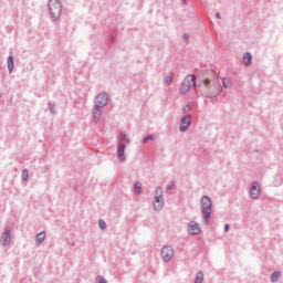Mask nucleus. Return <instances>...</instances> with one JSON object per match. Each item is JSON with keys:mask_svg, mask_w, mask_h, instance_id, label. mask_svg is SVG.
I'll return each instance as SVG.
<instances>
[{"mask_svg": "<svg viewBox=\"0 0 283 283\" xmlns=\"http://www.w3.org/2000/svg\"><path fill=\"white\" fill-rule=\"evenodd\" d=\"M201 94L206 98H218L222 94V84L218 80L205 78L202 81Z\"/></svg>", "mask_w": 283, "mask_h": 283, "instance_id": "obj_1", "label": "nucleus"}, {"mask_svg": "<svg viewBox=\"0 0 283 283\" xmlns=\"http://www.w3.org/2000/svg\"><path fill=\"white\" fill-rule=\"evenodd\" d=\"M200 209L203 224H209V220H211V211L213 209V201L211 200V197L206 195L201 197Z\"/></svg>", "mask_w": 283, "mask_h": 283, "instance_id": "obj_2", "label": "nucleus"}, {"mask_svg": "<svg viewBox=\"0 0 283 283\" xmlns=\"http://www.w3.org/2000/svg\"><path fill=\"white\" fill-rule=\"evenodd\" d=\"M49 14L51 21H59L61 19V12H63V4L60 0H49Z\"/></svg>", "mask_w": 283, "mask_h": 283, "instance_id": "obj_3", "label": "nucleus"}, {"mask_svg": "<svg viewBox=\"0 0 283 283\" xmlns=\"http://www.w3.org/2000/svg\"><path fill=\"white\" fill-rule=\"evenodd\" d=\"M191 87H196V75H188L181 83L180 94H187L191 90Z\"/></svg>", "mask_w": 283, "mask_h": 283, "instance_id": "obj_4", "label": "nucleus"}, {"mask_svg": "<svg viewBox=\"0 0 283 283\" xmlns=\"http://www.w3.org/2000/svg\"><path fill=\"white\" fill-rule=\"evenodd\" d=\"M164 207H165V198H163V187H157L155 190L154 209L155 211H163Z\"/></svg>", "mask_w": 283, "mask_h": 283, "instance_id": "obj_5", "label": "nucleus"}, {"mask_svg": "<svg viewBox=\"0 0 283 283\" xmlns=\"http://www.w3.org/2000/svg\"><path fill=\"white\" fill-rule=\"evenodd\" d=\"M109 104V94L103 92L99 93L98 95H96L95 101H94V105L95 107H107V105Z\"/></svg>", "mask_w": 283, "mask_h": 283, "instance_id": "obj_6", "label": "nucleus"}, {"mask_svg": "<svg viewBox=\"0 0 283 283\" xmlns=\"http://www.w3.org/2000/svg\"><path fill=\"white\" fill-rule=\"evenodd\" d=\"M260 193H262V187L260 182L253 181L249 189V196L252 200H258L260 198Z\"/></svg>", "mask_w": 283, "mask_h": 283, "instance_id": "obj_7", "label": "nucleus"}, {"mask_svg": "<svg viewBox=\"0 0 283 283\" xmlns=\"http://www.w3.org/2000/svg\"><path fill=\"white\" fill-rule=\"evenodd\" d=\"M191 127V115H185L179 123V132L185 134V132H189Z\"/></svg>", "mask_w": 283, "mask_h": 283, "instance_id": "obj_8", "label": "nucleus"}, {"mask_svg": "<svg viewBox=\"0 0 283 283\" xmlns=\"http://www.w3.org/2000/svg\"><path fill=\"white\" fill-rule=\"evenodd\" d=\"M161 258L164 262H170L171 258H174V248L171 245H165L161 249Z\"/></svg>", "mask_w": 283, "mask_h": 283, "instance_id": "obj_9", "label": "nucleus"}, {"mask_svg": "<svg viewBox=\"0 0 283 283\" xmlns=\"http://www.w3.org/2000/svg\"><path fill=\"white\" fill-rule=\"evenodd\" d=\"M0 242L2 247H8L12 242V235H10V227L4 228V232L2 233L0 238Z\"/></svg>", "mask_w": 283, "mask_h": 283, "instance_id": "obj_10", "label": "nucleus"}, {"mask_svg": "<svg viewBox=\"0 0 283 283\" xmlns=\"http://www.w3.org/2000/svg\"><path fill=\"white\" fill-rule=\"evenodd\" d=\"M189 235H200V226L196 221H190L188 224Z\"/></svg>", "mask_w": 283, "mask_h": 283, "instance_id": "obj_11", "label": "nucleus"}, {"mask_svg": "<svg viewBox=\"0 0 283 283\" xmlns=\"http://www.w3.org/2000/svg\"><path fill=\"white\" fill-rule=\"evenodd\" d=\"M126 148H127V146L123 143H120L117 147V158H118L119 163H125V160H127V158L125 157Z\"/></svg>", "mask_w": 283, "mask_h": 283, "instance_id": "obj_12", "label": "nucleus"}, {"mask_svg": "<svg viewBox=\"0 0 283 283\" xmlns=\"http://www.w3.org/2000/svg\"><path fill=\"white\" fill-rule=\"evenodd\" d=\"M101 116H103V108L94 105L92 109V117L94 122L98 123L101 120Z\"/></svg>", "mask_w": 283, "mask_h": 283, "instance_id": "obj_13", "label": "nucleus"}, {"mask_svg": "<svg viewBox=\"0 0 283 283\" xmlns=\"http://www.w3.org/2000/svg\"><path fill=\"white\" fill-rule=\"evenodd\" d=\"M7 67H8L9 74H12V72H14V57L12 55H10L7 59Z\"/></svg>", "mask_w": 283, "mask_h": 283, "instance_id": "obj_14", "label": "nucleus"}, {"mask_svg": "<svg viewBox=\"0 0 283 283\" xmlns=\"http://www.w3.org/2000/svg\"><path fill=\"white\" fill-rule=\"evenodd\" d=\"M164 83L165 85H171L174 83V72L170 71L164 75Z\"/></svg>", "mask_w": 283, "mask_h": 283, "instance_id": "obj_15", "label": "nucleus"}, {"mask_svg": "<svg viewBox=\"0 0 283 283\" xmlns=\"http://www.w3.org/2000/svg\"><path fill=\"white\" fill-rule=\"evenodd\" d=\"M251 61H253V55H251V53L245 52L243 54V63L245 65V67H249V65H251Z\"/></svg>", "mask_w": 283, "mask_h": 283, "instance_id": "obj_16", "label": "nucleus"}, {"mask_svg": "<svg viewBox=\"0 0 283 283\" xmlns=\"http://www.w3.org/2000/svg\"><path fill=\"white\" fill-rule=\"evenodd\" d=\"M35 240L36 244H42V242H45V231L38 233Z\"/></svg>", "mask_w": 283, "mask_h": 283, "instance_id": "obj_17", "label": "nucleus"}, {"mask_svg": "<svg viewBox=\"0 0 283 283\" xmlns=\"http://www.w3.org/2000/svg\"><path fill=\"white\" fill-rule=\"evenodd\" d=\"M280 277H282V272L275 271L271 274V282L275 283L280 280Z\"/></svg>", "mask_w": 283, "mask_h": 283, "instance_id": "obj_18", "label": "nucleus"}, {"mask_svg": "<svg viewBox=\"0 0 283 283\" xmlns=\"http://www.w3.org/2000/svg\"><path fill=\"white\" fill-rule=\"evenodd\" d=\"M134 191H135L136 196H140L142 191H143V184H140V181L135 182Z\"/></svg>", "mask_w": 283, "mask_h": 283, "instance_id": "obj_19", "label": "nucleus"}, {"mask_svg": "<svg viewBox=\"0 0 283 283\" xmlns=\"http://www.w3.org/2000/svg\"><path fill=\"white\" fill-rule=\"evenodd\" d=\"M205 280V273L202 271H199L196 275L195 283H202Z\"/></svg>", "mask_w": 283, "mask_h": 283, "instance_id": "obj_20", "label": "nucleus"}, {"mask_svg": "<svg viewBox=\"0 0 283 283\" xmlns=\"http://www.w3.org/2000/svg\"><path fill=\"white\" fill-rule=\"evenodd\" d=\"M22 179L28 182V180H30V170L28 169H23L22 170Z\"/></svg>", "mask_w": 283, "mask_h": 283, "instance_id": "obj_21", "label": "nucleus"}, {"mask_svg": "<svg viewBox=\"0 0 283 283\" xmlns=\"http://www.w3.org/2000/svg\"><path fill=\"white\" fill-rule=\"evenodd\" d=\"M120 143H127L129 145L130 140L129 137H127V134L123 133L119 137Z\"/></svg>", "mask_w": 283, "mask_h": 283, "instance_id": "obj_22", "label": "nucleus"}, {"mask_svg": "<svg viewBox=\"0 0 283 283\" xmlns=\"http://www.w3.org/2000/svg\"><path fill=\"white\" fill-rule=\"evenodd\" d=\"M48 106H49V109H50L51 114H53V115L56 114V109H55L56 104H54L52 102H49Z\"/></svg>", "mask_w": 283, "mask_h": 283, "instance_id": "obj_23", "label": "nucleus"}, {"mask_svg": "<svg viewBox=\"0 0 283 283\" xmlns=\"http://www.w3.org/2000/svg\"><path fill=\"white\" fill-rule=\"evenodd\" d=\"M98 227L102 231H105V229H107V223L105 222V220L99 219L98 220Z\"/></svg>", "mask_w": 283, "mask_h": 283, "instance_id": "obj_24", "label": "nucleus"}, {"mask_svg": "<svg viewBox=\"0 0 283 283\" xmlns=\"http://www.w3.org/2000/svg\"><path fill=\"white\" fill-rule=\"evenodd\" d=\"M149 140H154V135H147L143 138L142 143H149Z\"/></svg>", "mask_w": 283, "mask_h": 283, "instance_id": "obj_25", "label": "nucleus"}, {"mask_svg": "<svg viewBox=\"0 0 283 283\" xmlns=\"http://www.w3.org/2000/svg\"><path fill=\"white\" fill-rule=\"evenodd\" d=\"M188 112H191V105L187 104L186 106H184L182 108V113L187 114Z\"/></svg>", "mask_w": 283, "mask_h": 283, "instance_id": "obj_26", "label": "nucleus"}, {"mask_svg": "<svg viewBox=\"0 0 283 283\" xmlns=\"http://www.w3.org/2000/svg\"><path fill=\"white\" fill-rule=\"evenodd\" d=\"M96 283H107V281L105 280V277H103V275H98L96 279Z\"/></svg>", "mask_w": 283, "mask_h": 283, "instance_id": "obj_27", "label": "nucleus"}, {"mask_svg": "<svg viewBox=\"0 0 283 283\" xmlns=\"http://www.w3.org/2000/svg\"><path fill=\"white\" fill-rule=\"evenodd\" d=\"M181 39H182V41H185L186 43H189V34L184 33V34L181 35Z\"/></svg>", "mask_w": 283, "mask_h": 283, "instance_id": "obj_28", "label": "nucleus"}, {"mask_svg": "<svg viewBox=\"0 0 283 283\" xmlns=\"http://www.w3.org/2000/svg\"><path fill=\"white\" fill-rule=\"evenodd\" d=\"M222 85H223V87L227 90V87H229V80L223 78V80H222Z\"/></svg>", "mask_w": 283, "mask_h": 283, "instance_id": "obj_29", "label": "nucleus"}, {"mask_svg": "<svg viewBox=\"0 0 283 283\" xmlns=\"http://www.w3.org/2000/svg\"><path fill=\"white\" fill-rule=\"evenodd\" d=\"M174 185H176V182L171 181V185L166 187V191H171V189H174Z\"/></svg>", "mask_w": 283, "mask_h": 283, "instance_id": "obj_30", "label": "nucleus"}, {"mask_svg": "<svg viewBox=\"0 0 283 283\" xmlns=\"http://www.w3.org/2000/svg\"><path fill=\"white\" fill-rule=\"evenodd\" d=\"M42 171L43 174H48V171H50V167L48 165L43 166Z\"/></svg>", "mask_w": 283, "mask_h": 283, "instance_id": "obj_31", "label": "nucleus"}, {"mask_svg": "<svg viewBox=\"0 0 283 283\" xmlns=\"http://www.w3.org/2000/svg\"><path fill=\"white\" fill-rule=\"evenodd\" d=\"M229 229H231V227L229 226V223L224 224L223 231L227 233L229 231Z\"/></svg>", "mask_w": 283, "mask_h": 283, "instance_id": "obj_32", "label": "nucleus"}, {"mask_svg": "<svg viewBox=\"0 0 283 283\" xmlns=\"http://www.w3.org/2000/svg\"><path fill=\"white\" fill-rule=\"evenodd\" d=\"M109 41L112 42V43H114V41H116V38H114V36H109Z\"/></svg>", "mask_w": 283, "mask_h": 283, "instance_id": "obj_33", "label": "nucleus"}, {"mask_svg": "<svg viewBox=\"0 0 283 283\" xmlns=\"http://www.w3.org/2000/svg\"><path fill=\"white\" fill-rule=\"evenodd\" d=\"M216 19H222V15H220V13H216Z\"/></svg>", "mask_w": 283, "mask_h": 283, "instance_id": "obj_34", "label": "nucleus"}, {"mask_svg": "<svg viewBox=\"0 0 283 283\" xmlns=\"http://www.w3.org/2000/svg\"><path fill=\"white\" fill-rule=\"evenodd\" d=\"M184 1V3H187V0H182Z\"/></svg>", "mask_w": 283, "mask_h": 283, "instance_id": "obj_35", "label": "nucleus"}]
</instances>
